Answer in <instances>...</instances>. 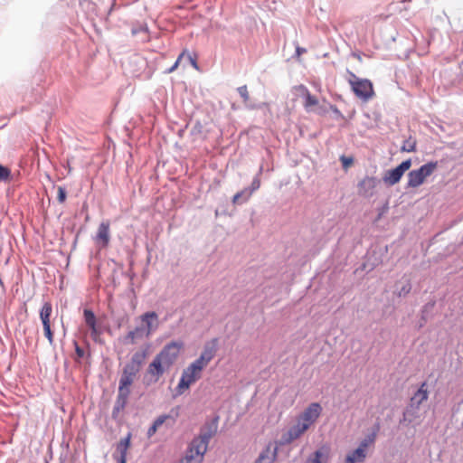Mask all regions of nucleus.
Returning a JSON list of instances; mask_svg holds the SVG:
<instances>
[{"label":"nucleus","mask_w":463,"mask_h":463,"mask_svg":"<svg viewBox=\"0 0 463 463\" xmlns=\"http://www.w3.org/2000/svg\"><path fill=\"white\" fill-rule=\"evenodd\" d=\"M215 353L216 348L214 345H205L200 356L184 369L180 381L176 386L178 394H183L192 384L202 377L203 371L213 359Z\"/></svg>","instance_id":"f257e3e1"},{"label":"nucleus","mask_w":463,"mask_h":463,"mask_svg":"<svg viewBox=\"0 0 463 463\" xmlns=\"http://www.w3.org/2000/svg\"><path fill=\"white\" fill-rule=\"evenodd\" d=\"M322 406L318 402L310 403L297 418V422L283 436L284 442L291 443L300 438L320 417Z\"/></svg>","instance_id":"f03ea898"},{"label":"nucleus","mask_w":463,"mask_h":463,"mask_svg":"<svg viewBox=\"0 0 463 463\" xmlns=\"http://www.w3.org/2000/svg\"><path fill=\"white\" fill-rule=\"evenodd\" d=\"M141 325L130 330L124 337L127 345H135L138 341L149 338L151 334L158 327V316L156 312H146L139 317Z\"/></svg>","instance_id":"7ed1b4c3"},{"label":"nucleus","mask_w":463,"mask_h":463,"mask_svg":"<svg viewBox=\"0 0 463 463\" xmlns=\"http://www.w3.org/2000/svg\"><path fill=\"white\" fill-rule=\"evenodd\" d=\"M347 80L354 95L362 100L367 101L374 96L373 86L371 80L360 79L354 72L348 71Z\"/></svg>","instance_id":"20e7f679"},{"label":"nucleus","mask_w":463,"mask_h":463,"mask_svg":"<svg viewBox=\"0 0 463 463\" xmlns=\"http://www.w3.org/2000/svg\"><path fill=\"white\" fill-rule=\"evenodd\" d=\"M438 168L437 161H430L422 165L420 168L412 170L408 174L407 187L417 188L424 184Z\"/></svg>","instance_id":"39448f33"},{"label":"nucleus","mask_w":463,"mask_h":463,"mask_svg":"<svg viewBox=\"0 0 463 463\" xmlns=\"http://www.w3.org/2000/svg\"><path fill=\"white\" fill-rule=\"evenodd\" d=\"M183 347L182 341H172L165 345L156 356L169 369L178 358Z\"/></svg>","instance_id":"423d86ee"},{"label":"nucleus","mask_w":463,"mask_h":463,"mask_svg":"<svg viewBox=\"0 0 463 463\" xmlns=\"http://www.w3.org/2000/svg\"><path fill=\"white\" fill-rule=\"evenodd\" d=\"M135 378L122 373L119 379L118 392L114 407V412L123 410L128 402L130 394L129 387L134 383Z\"/></svg>","instance_id":"0eeeda50"},{"label":"nucleus","mask_w":463,"mask_h":463,"mask_svg":"<svg viewBox=\"0 0 463 463\" xmlns=\"http://www.w3.org/2000/svg\"><path fill=\"white\" fill-rule=\"evenodd\" d=\"M168 368L156 356L149 364L144 376V383L150 385L158 382Z\"/></svg>","instance_id":"6e6552de"},{"label":"nucleus","mask_w":463,"mask_h":463,"mask_svg":"<svg viewBox=\"0 0 463 463\" xmlns=\"http://www.w3.org/2000/svg\"><path fill=\"white\" fill-rule=\"evenodd\" d=\"M411 166V160L407 159L403 162H402L398 166L395 168L387 171L383 180V182L388 185H394L395 184L399 183L402 179L404 173L409 170Z\"/></svg>","instance_id":"1a4fd4ad"},{"label":"nucleus","mask_w":463,"mask_h":463,"mask_svg":"<svg viewBox=\"0 0 463 463\" xmlns=\"http://www.w3.org/2000/svg\"><path fill=\"white\" fill-rule=\"evenodd\" d=\"M374 439L375 433L364 439L356 449L346 456L345 463L364 462L366 458V449L370 444L374 442Z\"/></svg>","instance_id":"9d476101"},{"label":"nucleus","mask_w":463,"mask_h":463,"mask_svg":"<svg viewBox=\"0 0 463 463\" xmlns=\"http://www.w3.org/2000/svg\"><path fill=\"white\" fill-rule=\"evenodd\" d=\"M379 180L374 176H365L357 184L359 195L370 198L374 195Z\"/></svg>","instance_id":"9b49d317"},{"label":"nucleus","mask_w":463,"mask_h":463,"mask_svg":"<svg viewBox=\"0 0 463 463\" xmlns=\"http://www.w3.org/2000/svg\"><path fill=\"white\" fill-rule=\"evenodd\" d=\"M52 312V307L50 302H45L40 311V318L42 320L43 326L44 335L47 337L49 342L52 344L53 342V334L51 330V323L50 317Z\"/></svg>","instance_id":"f8f14e48"},{"label":"nucleus","mask_w":463,"mask_h":463,"mask_svg":"<svg viewBox=\"0 0 463 463\" xmlns=\"http://www.w3.org/2000/svg\"><path fill=\"white\" fill-rule=\"evenodd\" d=\"M331 458V448L327 444L321 445L308 456L305 463H328Z\"/></svg>","instance_id":"ddd939ff"},{"label":"nucleus","mask_w":463,"mask_h":463,"mask_svg":"<svg viewBox=\"0 0 463 463\" xmlns=\"http://www.w3.org/2000/svg\"><path fill=\"white\" fill-rule=\"evenodd\" d=\"M84 320L87 326L90 329V336L95 341H99L101 329L97 326V320L94 313L90 309H85L83 312Z\"/></svg>","instance_id":"4468645a"},{"label":"nucleus","mask_w":463,"mask_h":463,"mask_svg":"<svg viewBox=\"0 0 463 463\" xmlns=\"http://www.w3.org/2000/svg\"><path fill=\"white\" fill-rule=\"evenodd\" d=\"M212 434H202L199 437L194 439L188 448V449L195 451V454L204 455L207 448L209 439H211Z\"/></svg>","instance_id":"2eb2a0df"},{"label":"nucleus","mask_w":463,"mask_h":463,"mask_svg":"<svg viewBox=\"0 0 463 463\" xmlns=\"http://www.w3.org/2000/svg\"><path fill=\"white\" fill-rule=\"evenodd\" d=\"M131 433H128L126 438L121 439L117 445V453L114 455L118 463H127V454L130 447Z\"/></svg>","instance_id":"dca6fc26"},{"label":"nucleus","mask_w":463,"mask_h":463,"mask_svg":"<svg viewBox=\"0 0 463 463\" xmlns=\"http://www.w3.org/2000/svg\"><path fill=\"white\" fill-rule=\"evenodd\" d=\"M429 392L428 385L424 382L420 384L418 391L414 393V395L411 398V405L419 408L422 402L428 400Z\"/></svg>","instance_id":"f3484780"},{"label":"nucleus","mask_w":463,"mask_h":463,"mask_svg":"<svg viewBox=\"0 0 463 463\" xmlns=\"http://www.w3.org/2000/svg\"><path fill=\"white\" fill-rule=\"evenodd\" d=\"M109 222H103L99 226L96 241L98 243H101L103 247H107L109 245Z\"/></svg>","instance_id":"a211bd4d"},{"label":"nucleus","mask_w":463,"mask_h":463,"mask_svg":"<svg viewBox=\"0 0 463 463\" xmlns=\"http://www.w3.org/2000/svg\"><path fill=\"white\" fill-rule=\"evenodd\" d=\"M277 458V448L268 445L260 454L256 463H274Z\"/></svg>","instance_id":"6ab92c4d"},{"label":"nucleus","mask_w":463,"mask_h":463,"mask_svg":"<svg viewBox=\"0 0 463 463\" xmlns=\"http://www.w3.org/2000/svg\"><path fill=\"white\" fill-rule=\"evenodd\" d=\"M250 197V191H248L246 188H244L241 192H238L236 194H234L232 198V203L239 204L247 202Z\"/></svg>","instance_id":"aec40b11"},{"label":"nucleus","mask_w":463,"mask_h":463,"mask_svg":"<svg viewBox=\"0 0 463 463\" xmlns=\"http://www.w3.org/2000/svg\"><path fill=\"white\" fill-rule=\"evenodd\" d=\"M146 359V352H136L128 364L136 366L138 369H141L142 364H144V361Z\"/></svg>","instance_id":"412c9836"},{"label":"nucleus","mask_w":463,"mask_h":463,"mask_svg":"<svg viewBox=\"0 0 463 463\" xmlns=\"http://www.w3.org/2000/svg\"><path fill=\"white\" fill-rule=\"evenodd\" d=\"M203 456L201 454H195V451L188 449L184 458L181 461L184 463H201L203 461Z\"/></svg>","instance_id":"4be33fe9"},{"label":"nucleus","mask_w":463,"mask_h":463,"mask_svg":"<svg viewBox=\"0 0 463 463\" xmlns=\"http://www.w3.org/2000/svg\"><path fill=\"white\" fill-rule=\"evenodd\" d=\"M304 89L306 91L304 107L307 109H308L310 107L317 105L318 99H317V97L311 95L310 92L306 88H304Z\"/></svg>","instance_id":"5701e85b"},{"label":"nucleus","mask_w":463,"mask_h":463,"mask_svg":"<svg viewBox=\"0 0 463 463\" xmlns=\"http://www.w3.org/2000/svg\"><path fill=\"white\" fill-rule=\"evenodd\" d=\"M139 371H140V369H138L136 366H134V365H132V364L128 363L124 366L122 373L127 374V375H129V376H132V377L136 378V376L139 373Z\"/></svg>","instance_id":"b1692460"},{"label":"nucleus","mask_w":463,"mask_h":463,"mask_svg":"<svg viewBox=\"0 0 463 463\" xmlns=\"http://www.w3.org/2000/svg\"><path fill=\"white\" fill-rule=\"evenodd\" d=\"M11 179V170L0 165V182H7Z\"/></svg>","instance_id":"393cba45"},{"label":"nucleus","mask_w":463,"mask_h":463,"mask_svg":"<svg viewBox=\"0 0 463 463\" xmlns=\"http://www.w3.org/2000/svg\"><path fill=\"white\" fill-rule=\"evenodd\" d=\"M416 148L415 141L406 140L402 146V151L404 152H413Z\"/></svg>","instance_id":"a878e982"},{"label":"nucleus","mask_w":463,"mask_h":463,"mask_svg":"<svg viewBox=\"0 0 463 463\" xmlns=\"http://www.w3.org/2000/svg\"><path fill=\"white\" fill-rule=\"evenodd\" d=\"M185 54H186V50L183 51V52L179 54V56H178V58H177V60L175 61V62L173 64V66H172V67H170L169 69H167V71H166L165 72H166V73H172V72H174V71L178 68V66H179V64H180V62H181L182 59L184 57V55H185Z\"/></svg>","instance_id":"bb28decb"},{"label":"nucleus","mask_w":463,"mask_h":463,"mask_svg":"<svg viewBox=\"0 0 463 463\" xmlns=\"http://www.w3.org/2000/svg\"><path fill=\"white\" fill-rule=\"evenodd\" d=\"M238 92L241 95V97L243 99L244 102H247L250 99L249 91L247 89V86H241L238 88Z\"/></svg>","instance_id":"cd10ccee"},{"label":"nucleus","mask_w":463,"mask_h":463,"mask_svg":"<svg viewBox=\"0 0 463 463\" xmlns=\"http://www.w3.org/2000/svg\"><path fill=\"white\" fill-rule=\"evenodd\" d=\"M260 187V180L259 178H254L250 184V187L246 188V189L248 191H250V195H252V194L255 191H257Z\"/></svg>","instance_id":"c85d7f7f"},{"label":"nucleus","mask_w":463,"mask_h":463,"mask_svg":"<svg viewBox=\"0 0 463 463\" xmlns=\"http://www.w3.org/2000/svg\"><path fill=\"white\" fill-rule=\"evenodd\" d=\"M187 57H188V60L191 63V65L196 70V71H199L200 68H199V65L197 63V61H196V57H193L192 55L190 54H187Z\"/></svg>","instance_id":"c756f323"},{"label":"nucleus","mask_w":463,"mask_h":463,"mask_svg":"<svg viewBox=\"0 0 463 463\" xmlns=\"http://www.w3.org/2000/svg\"><path fill=\"white\" fill-rule=\"evenodd\" d=\"M166 419H167V416H165V415L160 416L155 420L154 424L156 425L157 427H159L165 421Z\"/></svg>","instance_id":"7c9ffc66"},{"label":"nucleus","mask_w":463,"mask_h":463,"mask_svg":"<svg viewBox=\"0 0 463 463\" xmlns=\"http://www.w3.org/2000/svg\"><path fill=\"white\" fill-rule=\"evenodd\" d=\"M157 428L158 427L153 423V425L147 430L148 437H152L156 432Z\"/></svg>","instance_id":"2f4dec72"},{"label":"nucleus","mask_w":463,"mask_h":463,"mask_svg":"<svg viewBox=\"0 0 463 463\" xmlns=\"http://www.w3.org/2000/svg\"><path fill=\"white\" fill-rule=\"evenodd\" d=\"M76 354L79 358L84 355V351L80 346L76 345Z\"/></svg>","instance_id":"473e14b6"},{"label":"nucleus","mask_w":463,"mask_h":463,"mask_svg":"<svg viewBox=\"0 0 463 463\" xmlns=\"http://www.w3.org/2000/svg\"><path fill=\"white\" fill-rule=\"evenodd\" d=\"M66 198V194L64 192V190H62L61 188H60V203H62Z\"/></svg>","instance_id":"72a5a7b5"},{"label":"nucleus","mask_w":463,"mask_h":463,"mask_svg":"<svg viewBox=\"0 0 463 463\" xmlns=\"http://www.w3.org/2000/svg\"><path fill=\"white\" fill-rule=\"evenodd\" d=\"M342 160L344 166H348L352 163V159L349 158L343 157Z\"/></svg>","instance_id":"f704fd0d"},{"label":"nucleus","mask_w":463,"mask_h":463,"mask_svg":"<svg viewBox=\"0 0 463 463\" xmlns=\"http://www.w3.org/2000/svg\"><path fill=\"white\" fill-rule=\"evenodd\" d=\"M305 52V50L300 49L299 47L297 48L298 54H300L301 52Z\"/></svg>","instance_id":"c9c22d12"},{"label":"nucleus","mask_w":463,"mask_h":463,"mask_svg":"<svg viewBox=\"0 0 463 463\" xmlns=\"http://www.w3.org/2000/svg\"><path fill=\"white\" fill-rule=\"evenodd\" d=\"M334 111H335V112H337V113L339 112V111H338V109H337L336 108H334Z\"/></svg>","instance_id":"e433bc0d"},{"label":"nucleus","mask_w":463,"mask_h":463,"mask_svg":"<svg viewBox=\"0 0 463 463\" xmlns=\"http://www.w3.org/2000/svg\"><path fill=\"white\" fill-rule=\"evenodd\" d=\"M179 463H184L183 461H180Z\"/></svg>","instance_id":"4c0bfd02"}]
</instances>
